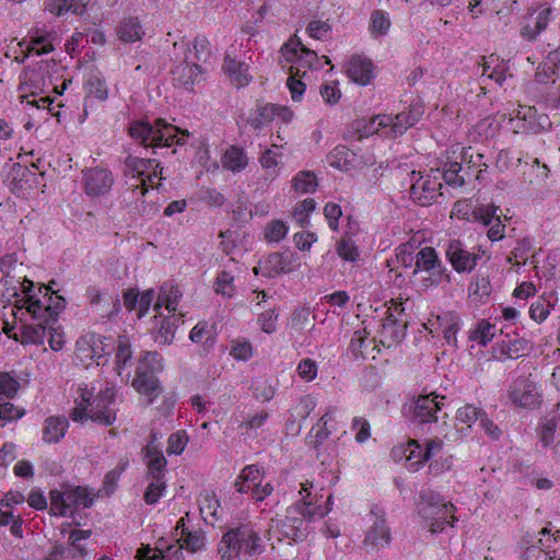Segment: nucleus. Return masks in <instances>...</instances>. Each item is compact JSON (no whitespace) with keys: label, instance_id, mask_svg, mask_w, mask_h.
Returning <instances> with one entry per match:
<instances>
[{"label":"nucleus","instance_id":"c756f323","mask_svg":"<svg viewBox=\"0 0 560 560\" xmlns=\"http://www.w3.org/2000/svg\"><path fill=\"white\" fill-rule=\"evenodd\" d=\"M155 435H152V441L145 446V462L148 467L147 477H165L166 458L162 450L154 444Z\"/></svg>","mask_w":560,"mask_h":560},{"label":"nucleus","instance_id":"dca6fc26","mask_svg":"<svg viewBox=\"0 0 560 560\" xmlns=\"http://www.w3.org/2000/svg\"><path fill=\"white\" fill-rule=\"evenodd\" d=\"M21 89L30 91V95H22V102L37 108H49L52 100L49 96L36 98L37 91L47 89V79H43L39 74L38 67L26 68L21 77Z\"/></svg>","mask_w":560,"mask_h":560},{"label":"nucleus","instance_id":"0eeeda50","mask_svg":"<svg viewBox=\"0 0 560 560\" xmlns=\"http://www.w3.org/2000/svg\"><path fill=\"white\" fill-rule=\"evenodd\" d=\"M364 538L362 547L369 555H378L389 547L392 530L384 509L375 505L363 518Z\"/></svg>","mask_w":560,"mask_h":560},{"label":"nucleus","instance_id":"cd10ccee","mask_svg":"<svg viewBox=\"0 0 560 560\" xmlns=\"http://www.w3.org/2000/svg\"><path fill=\"white\" fill-rule=\"evenodd\" d=\"M560 80V48L548 54L535 73V83L542 86L555 84Z\"/></svg>","mask_w":560,"mask_h":560},{"label":"nucleus","instance_id":"37998d69","mask_svg":"<svg viewBox=\"0 0 560 560\" xmlns=\"http://www.w3.org/2000/svg\"><path fill=\"white\" fill-rule=\"evenodd\" d=\"M552 18V10L550 8H545L537 13L535 18L534 26L526 25L522 28V35L529 40L536 39V37L546 30L549 21Z\"/></svg>","mask_w":560,"mask_h":560},{"label":"nucleus","instance_id":"774afa93","mask_svg":"<svg viewBox=\"0 0 560 560\" xmlns=\"http://www.w3.org/2000/svg\"><path fill=\"white\" fill-rule=\"evenodd\" d=\"M20 388L19 382L8 372L0 373V394L13 398Z\"/></svg>","mask_w":560,"mask_h":560},{"label":"nucleus","instance_id":"f257e3e1","mask_svg":"<svg viewBox=\"0 0 560 560\" xmlns=\"http://www.w3.org/2000/svg\"><path fill=\"white\" fill-rule=\"evenodd\" d=\"M313 483L306 481L301 483L300 497L302 506L300 510L301 516L293 515V511L289 510L283 520H271L267 532L268 540L276 538L281 541L283 538L291 540H300L306 535L305 517L322 518L331 510L332 497L328 495L325 504L322 505L317 502L316 498L312 497Z\"/></svg>","mask_w":560,"mask_h":560},{"label":"nucleus","instance_id":"a878e982","mask_svg":"<svg viewBox=\"0 0 560 560\" xmlns=\"http://www.w3.org/2000/svg\"><path fill=\"white\" fill-rule=\"evenodd\" d=\"M187 59L188 56L186 55L185 60L172 70V80L175 86L192 91L194 86L203 79L202 70L199 65L196 62L190 63Z\"/></svg>","mask_w":560,"mask_h":560},{"label":"nucleus","instance_id":"c85d7f7f","mask_svg":"<svg viewBox=\"0 0 560 560\" xmlns=\"http://www.w3.org/2000/svg\"><path fill=\"white\" fill-rule=\"evenodd\" d=\"M346 72L351 81L360 85H368L373 78V63L368 58L352 56L348 61Z\"/></svg>","mask_w":560,"mask_h":560},{"label":"nucleus","instance_id":"0e129e2a","mask_svg":"<svg viewBox=\"0 0 560 560\" xmlns=\"http://www.w3.org/2000/svg\"><path fill=\"white\" fill-rule=\"evenodd\" d=\"M288 233L287 224L281 220H272L265 229V237L269 242H280Z\"/></svg>","mask_w":560,"mask_h":560},{"label":"nucleus","instance_id":"a19ab883","mask_svg":"<svg viewBox=\"0 0 560 560\" xmlns=\"http://www.w3.org/2000/svg\"><path fill=\"white\" fill-rule=\"evenodd\" d=\"M182 528L179 539L180 545L190 552L199 551L205 546V537L200 530L186 532L184 528V518H180L176 524V530Z\"/></svg>","mask_w":560,"mask_h":560},{"label":"nucleus","instance_id":"72a5a7b5","mask_svg":"<svg viewBox=\"0 0 560 560\" xmlns=\"http://www.w3.org/2000/svg\"><path fill=\"white\" fill-rule=\"evenodd\" d=\"M192 342L212 348L217 338V325L206 320L198 322L189 334Z\"/></svg>","mask_w":560,"mask_h":560},{"label":"nucleus","instance_id":"09e8293b","mask_svg":"<svg viewBox=\"0 0 560 560\" xmlns=\"http://www.w3.org/2000/svg\"><path fill=\"white\" fill-rule=\"evenodd\" d=\"M292 183L294 190L302 194L312 192L317 186L315 174L308 171L299 172Z\"/></svg>","mask_w":560,"mask_h":560},{"label":"nucleus","instance_id":"49530a36","mask_svg":"<svg viewBox=\"0 0 560 560\" xmlns=\"http://www.w3.org/2000/svg\"><path fill=\"white\" fill-rule=\"evenodd\" d=\"M336 253L340 258L349 262H355L360 257L358 246L349 236H343L337 242Z\"/></svg>","mask_w":560,"mask_h":560},{"label":"nucleus","instance_id":"bf43d9fd","mask_svg":"<svg viewBox=\"0 0 560 560\" xmlns=\"http://www.w3.org/2000/svg\"><path fill=\"white\" fill-rule=\"evenodd\" d=\"M351 430L354 432V440L359 444L365 443L371 438V425L362 417H354L352 419Z\"/></svg>","mask_w":560,"mask_h":560},{"label":"nucleus","instance_id":"338daca9","mask_svg":"<svg viewBox=\"0 0 560 560\" xmlns=\"http://www.w3.org/2000/svg\"><path fill=\"white\" fill-rule=\"evenodd\" d=\"M508 77H511L509 65L504 60H500L493 65L492 71L486 77V85L488 86V81H493L498 86H503Z\"/></svg>","mask_w":560,"mask_h":560},{"label":"nucleus","instance_id":"b1692460","mask_svg":"<svg viewBox=\"0 0 560 560\" xmlns=\"http://www.w3.org/2000/svg\"><path fill=\"white\" fill-rule=\"evenodd\" d=\"M281 52L287 62L298 63L303 68H313L318 60L316 51L305 47L298 37H293L285 43Z\"/></svg>","mask_w":560,"mask_h":560},{"label":"nucleus","instance_id":"a18cd8bd","mask_svg":"<svg viewBox=\"0 0 560 560\" xmlns=\"http://www.w3.org/2000/svg\"><path fill=\"white\" fill-rule=\"evenodd\" d=\"M148 486L144 491V501L147 504H154L162 498L166 490L165 478L147 477Z\"/></svg>","mask_w":560,"mask_h":560},{"label":"nucleus","instance_id":"c9c22d12","mask_svg":"<svg viewBox=\"0 0 560 560\" xmlns=\"http://www.w3.org/2000/svg\"><path fill=\"white\" fill-rule=\"evenodd\" d=\"M56 38V34L52 32L34 31L30 36L28 52L39 56L52 51Z\"/></svg>","mask_w":560,"mask_h":560},{"label":"nucleus","instance_id":"7c9ffc66","mask_svg":"<svg viewBox=\"0 0 560 560\" xmlns=\"http://www.w3.org/2000/svg\"><path fill=\"white\" fill-rule=\"evenodd\" d=\"M68 428L69 421L66 417H48L43 424V441L48 444L58 443L63 439Z\"/></svg>","mask_w":560,"mask_h":560},{"label":"nucleus","instance_id":"864d4df0","mask_svg":"<svg viewBox=\"0 0 560 560\" xmlns=\"http://www.w3.org/2000/svg\"><path fill=\"white\" fill-rule=\"evenodd\" d=\"M79 0H45V9L57 16L67 13L74 14V7H79Z\"/></svg>","mask_w":560,"mask_h":560},{"label":"nucleus","instance_id":"8fccbe9b","mask_svg":"<svg viewBox=\"0 0 560 560\" xmlns=\"http://www.w3.org/2000/svg\"><path fill=\"white\" fill-rule=\"evenodd\" d=\"M252 390L256 399L260 401H269L276 393V386L270 380L260 377L253 382Z\"/></svg>","mask_w":560,"mask_h":560},{"label":"nucleus","instance_id":"bb28decb","mask_svg":"<svg viewBox=\"0 0 560 560\" xmlns=\"http://www.w3.org/2000/svg\"><path fill=\"white\" fill-rule=\"evenodd\" d=\"M498 208L488 206H478L471 211V220L481 222L483 225H491L488 230V237L491 241H500L504 236V225L500 217L497 215Z\"/></svg>","mask_w":560,"mask_h":560},{"label":"nucleus","instance_id":"a211bd4d","mask_svg":"<svg viewBox=\"0 0 560 560\" xmlns=\"http://www.w3.org/2000/svg\"><path fill=\"white\" fill-rule=\"evenodd\" d=\"M184 545L176 538H160L154 548L150 546L137 550V560H183Z\"/></svg>","mask_w":560,"mask_h":560},{"label":"nucleus","instance_id":"393cba45","mask_svg":"<svg viewBox=\"0 0 560 560\" xmlns=\"http://www.w3.org/2000/svg\"><path fill=\"white\" fill-rule=\"evenodd\" d=\"M343 420V412L336 406L326 408L324 415L317 421L316 425L312 429L314 432L315 446L320 445L326 441L329 435L339 429V424Z\"/></svg>","mask_w":560,"mask_h":560},{"label":"nucleus","instance_id":"6ab92c4d","mask_svg":"<svg viewBox=\"0 0 560 560\" xmlns=\"http://www.w3.org/2000/svg\"><path fill=\"white\" fill-rule=\"evenodd\" d=\"M78 350H129L130 342L126 336H103L94 331L82 335L77 341Z\"/></svg>","mask_w":560,"mask_h":560},{"label":"nucleus","instance_id":"ea45409f","mask_svg":"<svg viewBox=\"0 0 560 560\" xmlns=\"http://www.w3.org/2000/svg\"><path fill=\"white\" fill-rule=\"evenodd\" d=\"M495 325L491 324L487 319L479 320L475 327L468 331V339L477 342L479 347H486L489 341L495 336Z\"/></svg>","mask_w":560,"mask_h":560},{"label":"nucleus","instance_id":"4468645a","mask_svg":"<svg viewBox=\"0 0 560 560\" xmlns=\"http://www.w3.org/2000/svg\"><path fill=\"white\" fill-rule=\"evenodd\" d=\"M23 302L27 313H30L34 319L39 322V327H25L22 342L35 345L39 343L42 342L45 332L44 325H47L51 320L47 303H44L39 299H35L32 295H27Z\"/></svg>","mask_w":560,"mask_h":560},{"label":"nucleus","instance_id":"4c0bfd02","mask_svg":"<svg viewBox=\"0 0 560 560\" xmlns=\"http://www.w3.org/2000/svg\"><path fill=\"white\" fill-rule=\"evenodd\" d=\"M535 116L536 109L533 107L521 106V109L517 110L515 117L511 118V121L514 122L515 131L537 133L539 129L534 121Z\"/></svg>","mask_w":560,"mask_h":560},{"label":"nucleus","instance_id":"f03ea898","mask_svg":"<svg viewBox=\"0 0 560 560\" xmlns=\"http://www.w3.org/2000/svg\"><path fill=\"white\" fill-rule=\"evenodd\" d=\"M390 454L395 462H404L411 471H417L429 463L430 471L439 475L450 469L453 464L452 456L447 454L443 441L439 438L428 439L422 444L410 440L394 446Z\"/></svg>","mask_w":560,"mask_h":560},{"label":"nucleus","instance_id":"c03bdc74","mask_svg":"<svg viewBox=\"0 0 560 560\" xmlns=\"http://www.w3.org/2000/svg\"><path fill=\"white\" fill-rule=\"evenodd\" d=\"M542 555H560V537L548 528L539 532V538L534 542Z\"/></svg>","mask_w":560,"mask_h":560},{"label":"nucleus","instance_id":"9d476101","mask_svg":"<svg viewBox=\"0 0 560 560\" xmlns=\"http://www.w3.org/2000/svg\"><path fill=\"white\" fill-rule=\"evenodd\" d=\"M92 503L90 492L83 487L50 491V513L56 516H71L77 510L89 508Z\"/></svg>","mask_w":560,"mask_h":560},{"label":"nucleus","instance_id":"603ef678","mask_svg":"<svg viewBox=\"0 0 560 560\" xmlns=\"http://www.w3.org/2000/svg\"><path fill=\"white\" fill-rule=\"evenodd\" d=\"M483 62L478 65V70H481L478 79V92L477 96L486 95L488 91V86L486 85V77L492 71L493 65L499 62V58L494 55H490L489 57H483Z\"/></svg>","mask_w":560,"mask_h":560},{"label":"nucleus","instance_id":"5fc2aeb1","mask_svg":"<svg viewBox=\"0 0 560 560\" xmlns=\"http://www.w3.org/2000/svg\"><path fill=\"white\" fill-rule=\"evenodd\" d=\"M463 171L462 164L458 162H448L442 173V178L447 185L454 187H462L465 184V178L459 173Z\"/></svg>","mask_w":560,"mask_h":560},{"label":"nucleus","instance_id":"4be33fe9","mask_svg":"<svg viewBox=\"0 0 560 560\" xmlns=\"http://www.w3.org/2000/svg\"><path fill=\"white\" fill-rule=\"evenodd\" d=\"M84 191L88 196L98 197L106 195L114 184L110 171L102 167L88 168L82 172Z\"/></svg>","mask_w":560,"mask_h":560},{"label":"nucleus","instance_id":"6e6d98bb","mask_svg":"<svg viewBox=\"0 0 560 560\" xmlns=\"http://www.w3.org/2000/svg\"><path fill=\"white\" fill-rule=\"evenodd\" d=\"M483 413L485 411L474 405H466L457 410L456 421L457 423L465 424L467 428H470L477 420L480 421Z\"/></svg>","mask_w":560,"mask_h":560},{"label":"nucleus","instance_id":"4d7b16f0","mask_svg":"<svg viewBox=\"0 0 560 560\" xmlns=\"http://www.w3.org/2000/svg\"><path fill=\"white\" fill-rule=\"evenodd\" d=\"M557 428H558V423L553 418L545 419L541 422V424L539 427L538 435H539V441L544 447L553 446L555 434H556Z\"/></svg>","mask_w":560,"mask_h":560},{"label":"nucleus","instance_id":"de8ad7c7","mask_svg":"<svg viewBox=\"0 0 560 560\" xmlns=\"http://www.w3.org/2000/svg\"><path fill=\"white\" fill-rule=\"evenodd\" d=\"M420 117V112L410 109L394 116V137L402 135L409 127L413 126Z\"/></svg>","mask_w":560,"mask_h":560},{"label":"nucleus","instance_id":"13d9d810","mask_svg":"<svg viewBox=\"0 0 560 560\" xmlns=\"http://www.w3.org/2000/svg\"><path fill=\"white\" fill-rule=\"evenodd\" d=\"M316 202L313 198H307L299 202L293 211L294 220L301 225L308 224V214L315 210Z\"/></svg>","mask_w":560,"mask_h":560},{"label":"nucleus","instance_id":"aec40b11","mask_svg":"<svg viewBox=\"0 0 560 560\" xmlns=\"http://www.w3.org/2000/svg\"><path fill=\"white\" fill-rule=\"evenodd\" d=\"M127 191L124 196V201L129 206L130 213L139 215H150L156 212V207L153 203H148L144 197L148 192L147 179L142 178L139 182L126 180Z\"/></svg>","mask_w":560,"mask_h":560},{"label":"nucleus","instance_id":"69168bd1","mask_svg":"<svg viewBox=\"0 0 560 560\" xmlns=\"http://www.w3.org/2000/svg\"><path fill=\"white\" fill-rule=\"evenodd\" d=\"M278 106L275 104H265L258 108V116L252 120V125L257 129L270 122L277 117Z\"/></svg>","mask_w":560,"mask_h":560},{"label":"nucleus","instance_id":"473e14b6","mask_svg":"<svg viewBox=\"0 0 560 560\" xmlns=\"http://www.w3.org/2000/svg\"><path fill=\"white\" fill-rule=\"evenodd\" d=\"M117 35L125 43H135L142 39L144 31L137 16L125 18L117 26Z\"/></svg>","mask_w":560,"mask_h":560},{"label":"nucleus","instance_id":"7ed1b4c3","mask_svg":"<svg viewBox=\"0 0 560 560\" xmlns=\"http://www.w3.org/2000/svg\"><path fill=\"white\" fill-rule=\"evenodd\" d=\"M96 387H89L80 384L77 390L75 408L71 418L75 422L91 419L103 425H112L116 420L115 392L114 387L106 385L95 394Z\"/></svg>","mask_w":560,"mask_h":560},{"label":"nucleus","instance_id":"6e6552de","mask_svg":"<svg viewBox=\"0 0 560 560\" xmlns=\"http://www.w3.org/2000/svg\"><path fill=\"white\" fill-rule=\"evenodd\" d=\"M68 527H70L68 525ZM61 534L67 538V544L62 545L56 542L48 556L44 560H89L92 557V549L90 548V537L92 532L90 529L69 528L62 526Z\"/></svg>","mask_w":560,"mask_h":560},{"label":"nucleus","instance_id":"052dcab7","mask_svg":"<svg viewBox=\"0 0 560 560\" xmlns=\"http://www.w3.org/2000/svg\"><path fill=\"white\" fill-rule=\"evenodd\" d=\"M390 27V20L386 12L376 10L371 15L372 34L385 35Z\"/></svg>","mask_w":560,"mask_h":560},{"label":"nucleus","instance_id":"680f3d73","mask_svg":"<svg viewBox=\"0 0 560 560\" xmlns=\"http://www.w3.org/2000/svg\"><path fill=\"white\" fill-rule=\"evenodd\" d=\"M189 441L188 434L184 430L172 433L167 440V453L179 455L184 452Z\"/></svg>","mask_w":560,"mask_h":560},{"label":"nucleus","instance_id":"5701e85b","mask_svg":"<svg viewBox=\"0 0 560 560\" xmlns=\"http://www.w3.org/2000/svg\"><path fill=\"white\" fill-rule=\"evenodd\" d=\"M10 190L18 196H25L37 185V175L27 166L14 163L7 174Z\"/></svg>","mask_w":560,"mask_h":560},{"label":"nucleus","instance_id":"3c124183","mask_svg":"<svg viewBox=\"0 0 560 560\" xmlns=\"http://www.w3.org/2000/svg\"><path fill=\"white\" fill-rule=\"evenodd\" d=\"M315 407L316 400L311 396H304L292 407L291 418L294 421H304Z\"/></svg>","mask_w":560,"mask_h":560},{"label":"nucleus","instance_id":"58836bf2","mask_svg":"<svg viewBox=\"0 0 560 560\" xmlns=\"http://www.w3.org/2000/svg\"><path fill=\"white\" fill-rule=\"evenodd\" d=\"M225 72L234 80L237 86H245L248 84L250 77L248 74V67L245 62L237 61L231 55L224 58Z\"/></svg>","mask_w":560,"mask_h":560},{"label":"nucleus","instance_id":"e433bc0d","mask_svg":"<svg viewBox=\"0 0 560 560\" xmlns=\"http://www.w3.org/2000/svg\"><path fill=\"white\" fill-rule=\"evenodd\" d=\"M248 164V158L244 149L231 145L222 156V165L233 173L243 171Z\"/></svg>","mask_w":560,"mask_h":560},{"label":"nucleus","instance_id":"9b49d317","mask_svg":"<svg viewBox=\"0 0 560 560\" xmlns=\"http://www.w3.org/2000/svg\"><path fill=\"white\" fill-rule=\"evenodd\" d=\"M419 271L429 273L427 278L422 279L425 288L436 287L443 280L451 282V275L433 247H423L416 254L413 273Z\"/></svg>","mask_w":560,"mask_h":560},{"label":"nucleus","instance_id":"412c9836","mask_svg":"<svg viewBox=\"0 0 560 560\" xmlns=\"http://www.w3.org/2000/svg\"><path fill=\"white\" fill-rule=\"evenodd\" d=\"M298 266V257L291 250L275 252L260 260V268L264 270V277L268 278H273L282 273H290Z\"/></svg>","mask_w":560,"mask_h":560},{"label":"nucleus","instance_id":"1a4fd4ad","mask_svg":"<svg viewBox=\"0 0 560 560\" xmlns=\"http://www.w3.org/2000/svg\"><path fill=\"white\" fill-rule=\"evenodd\" d=\"M160 370H162L160 352H142L138 358L132 386L139 394L149 397L148 404H152L161 394L160 383L155 376Z\"/></svg>","mask_w":560,"mask_h":560},{"label":"nucleus","instance_id":"39448f33","mask_svg":"<svg viewBox=\"0 0 560 560\" xmlns=\"http://www.w3.org/2000/svg\"><path fill=\"white\" fill-rule=\"evenodd\" d=\"M129 136L143 148H168L173 144L184 145L189 137L187 130H180L164 119H155L153 124L148 120H135L128 127Z\"/></svg>","mask_w":560,"mask_h":560},{"label":"nucleus","instance_id":"f3484780","mask_svg":"<svg viewBox=\"0 0 560 560\" xmlns=\"http://www.w3.org/2000/svg\"><path fill=\"white\" fill-rule=\"evenodd\" d=\"M439 173V170H431L430 174H419L410 187V197L413 201L420 206H429L441 195L442 184Z\"/></svg>","mask_w":560,"mask_h":560},{"label":"nucleus","instance_id":"f8f14e48","mask_svg":"<svg viewBox=\"0 0 560 560\" xmlns=\"http://www.w3.org/2000/svg\"><path fill=\"white\" fill-rule=\"evenodd\" d=\"M509 399L515 407L536 409L542 401L541 386L528 377L517 378L510 387Z\"/></svg>","mask_w":560,"mask_h":560},{"label":"nucleus","instance_id":"e2e57ef3","mask_svg":"<svg viewBox=\"0 0 560 560\" xmlns=\"http://www.w3.org/2000/svg\"><path fill=\"white\" fill-rule=\"evenodd\" d=\"M86 89L90 96H94L100 101H105L108 97L106 82L100 77H91L86 82Z\"/></svg>","mask_w":560,"mask_h":560},{"label":"nucleus","instance_id":"2eb2a0df","mask_svg":"<svg viewBox=\"0 0 560 560\" xmlns=\"http://www.w3.org/2000/svg\"><path fill=\"white\" fill-rule=\"evenodd\" d=\"M445 256L458 273L471 272L480 259L479 254L469 250L466 244L457 238L448 240L445 243Z\"/></svg>","mask_w":560,"mask_h":560},{"label":"nucleus","instance_id":"ddd939ff","mask_svg":"<svg viewBox=\"0 0 560 560\" xmlns=\"http://www.w3.org/2000/svg\"><path fill=\"white\" fill-rule=\"evenodd\" d=\"M445 396L435 392L419 395L409 406L412 419L418 423L438 422L436 413L444 406Z\"/></svg>","mask_w":560,"mask_h":560},{"label":"nucleus","instance_id":"423d86ee","mask_svg":"<svg viewBox=\"0 0 560 560\" xmlns=\"http://www.w3.org/2000/svg\"><path fill=\"white\" fill-rule=\"evenodd\" d=\"M262 550V539L252 524L229 529L218 549L221 560H242L246 556L259 555Z\"/></svg>","mask_w":560,"mask_h":560},{"label":"nucleus","instance_id":"f704fd0d","mask_svg":"<svg viewBox=\"0 0 560 560\" xmlns=\"http://www.w3.org/2000/svg\"><path fill=\"white\" fill-rule=\"evenodd\" d=\"M182 298V293L177 285H173L170 283H164L159 291L156 303L154 304V310L159 311L162 307H165L168 313L174 314L176 312L177 305Z\"/></svg>","mask_w":560,"mask_h":560},{"label":"nucleus","instance_id":"20e7f679","mask_svg":"<svg viewBox=\"0 0 560 560\" xmlns=\"http://www.w3.org/2000/svg\"><path fill=\"white\" fill-rule=\"evenodd\" d=\"M455 506L439 492L422 489L416 503V516L421 526L431 534H439L453 527L457 521L454 516Z\"/></svg>","mask_w":560,"mask_h":560},{"label":"nucleus","instance_id":"79ce46f5","mask_svg":"<svg viewBox=\"0 0 560 560\" xmlns=\"http://www.w3.org/2000/svg\"><path fill=\"white\" fill-rule=\"evenodd\" d=\"M261 481V472L258 466L248 465L246 466L237 480L235 481V488L241 493L249 492L253 486Z\"/></svg>","mask_w":560,"mask_h":560},{"label":"nucleus","instance_id":"2f4dec72","mask_svg":"<svg viewBox=\"0 0 560 560\" xmlns=\"http://www.w3.org/2000/svg\"><path fill=\"white\" fill-rule=\"evenodd\" d=\"M155 160L143 159L129 154L125 159V175L128 177L127 180L139 182L145 178L148 171L151 170Z\"/></svg>","mask_w":560,"mask_h":560}]
</instances>
